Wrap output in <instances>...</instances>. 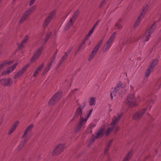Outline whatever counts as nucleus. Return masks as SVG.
<instances>
[{"label":"nucleus","mask_w":161,"mask_h":161,"mask_svg":"<svg viewBox=\"0 0 161 161\" xmlns=\"http://www.w3.org/2000/svg\"><path fill=\"white\" fill-rule=\"evenodd\" d=\"M125 91V85L121 82H120L117 86L114 88L111 93V98H113V96H115L119 94L124 93Z\"/></svg>","instance_id":"obj_1"},{"label":"nucleus","mask_w":161,"mask_h":161,"mask_svg":"<svg viewBox=\"0 0 161 161\" xmlns=\"http://www.w3.org/2000/svg\"><path fill=\"white\" fill-rule=\"evenodd\" d=\"M155 27V25H153L150 29L147 31L141 37V40L143 42L148 41L149 40V37L151 36L152 33L154 31Z\"/></svg>","instance_id":"obj_2"},{"label":"nucleus","mask_w":161,"mask_h":161,"mask_svg":"<svg viewBox=\"0 0 161 161\" xmlns=\"http://www.w3.org/2000/svg\"><path fill=\"white\" fill-rule=\"evenodd\" d=\"M126 103L130 107L136 106L138 105L133 94L129 95L127 98Z\"/></svg>","instance_id":"obj_3"},{"label":"nucleus","mask_w":161,"mask_h":161,"mask_svg":"<svg viewBox=\"0 0 161 161\" xmlns=\"http://www.w3.org/2000/svg\"><path fill=\"white\" fill-rule=\"evenodd\" d=\"M32 135V133H30L25 130L24 131V134L22 136V137L23 139L24 140L19 146L20 148H21L24 146Z\"/></svg>","instance_id":"obj_4"},{"label":"nucleus","mask_w":161,"mask_h":161,"mask_svg":"<svg viewBox=\"0 0 161 161\" xmlns=\"http://www.w3.org/2000/svg\"><path fill=\"white\" fill-rule=\"evenodd\" d=\"M65 144H58L55 148L52 153V155L54 156L60 154L64 151L65 148Z\"/></svg>","instance_id":"obj_5"},{"label":"nucleus","mask_w":161,"mask_h":161,"mask_svg":"<svg viewBox=\"0 0 161 161\" xmlns=\"http://www.w3.org/2000/svg\"><path fill=\"white\" fill-rule=\"evenodd\" d=\"M43 48L44 47L41 46L36 49L34 54L33 56L31 59V62H33L35 60L38 58L42 54Z\"/></svg>","instance_id":"obj_6"},{"label":"nucleus","mask_w":161,"mask_h":161,"mask_svg":"<svg viewBox=\"0 0 161 161\" xmlns=\"http://www.w3.org/2000/svg\"><path fill=\"white\" fill-rule=\"evenodd\" d=\"M29 65V64H28L24 66L21 69L18 71L14 76V79H19L21 77L28 68Z\"/></svg>","instance_id":"obj_7"},{"label":"nucleus","mask_w":161,"mask_h":161,"mask_svg":"<svg viewBox=\"0 0 161 161\" xmlns=\"http://www.w3.org/2000/svg\"><path fill=\"white\" fill-rule=\"evenodd\" d=\"M61 93V92H57L53 97L50 99L49 103V104L50 105H52L54 104L58 101L60 98Z\"/></svg>","instance_id":"obj_8"},{"label":"nucleus","mask_w":161,"mask_h":161,"mask_svg":"<svg viewBox=\"0 0 161 161\" xmlns=\"http://www.w3.org/2000/svg\"><path fill=\"white\" fill-rule=\"evenodd\" d=\"M121 115V114H120L119 115H118L117 117H116V116L114 117L113 119V123L111 124V125L112 127H109L108 130L106 132V136H108L109 134L111 131L113 129V128H114V124L117 123L120 119Z\"/></svg>","instance_id":"obj_9"},{"label":"nucleus","mask_w":161,"mask_h":161,"mask_svg":"<svg viewBox=\"0 0 161 161\" xmlns=\"http://www.w3.org/2000/svg\"><path fill=\"white\" fill-rule=\"evenodd\" d=\"M147 8H145L142 11L141 13L139 16L138 17L137 19L134 24L135 27H136L139 24L141 20L144 17L145 12L147 11Z\"/></svg>","instance_id":"obj_10"},{"label":"nucleus","mask_w":161,"mask_h":161,"mask_svg":"<svg viewBox=\"0 0 161 161\" xmlns=\"http://www.w3.org/2000/svg\"><path fill=\"white\" fill-rule=\"evenodd\" d=\"M36 6H33L28 8L23 14L27 19L28 17L31 15L33 12L36 10Z\"/></svg>","instance_id":"obj_11"},{"label":"nucleus","mask_w":161,"mask_h":161,"mask_svg":"<svg viewBox=\"0 0 161 161\" xmlns=\"http://www.w3.org/2000/svg\"><path fill=\"white\" fill-rule=\"evenodd\" d=\"M92 111V109H90L89 112L86 113L85 116H83L82 117H81V125H85L86 123L88 118L90 115Z\"/></svg>","instance_id":"obj_12"},{"label":"nucleus","mask_w":161,"mask_h":161,"mask_svg":"<svg viewBox=\"0 0 161 161\" xmlns=\"http://www.w3.org/2000/svg\"><path fill=\"white\" fill-rule=\"evenodd\" d=\"M0 84L5 86H10L12 84V81L11 78H3L0 80Z\"/></svg>","instance_id":"obj_13"},{"label":"nucleus","mask_w":161,"mask_h":161,"mask_svg":"<svg viewBox=\"0 0 161 161\" xmlns=\"http://www.w3.org/2000/svg\"><path fill=\"white\" fill-rule=\"evenodd\" d=\"M18 64V63H15L14 65L11 66L9 68L7 69V70L6 71H4L2 73L3 75H5L7 74H9L10 73L13 72L15 69V68L16 67Z\"/></svg>","instance_id":"obj_14"},{"label":"nucleus","mask_w":161,"mask_h":161,"mask_svg":"<svg viewBox=\"0 0 161 161\" xmlns=\"http://www.w3.org/2000/svg\"><path fill=\"white\" fill-rule=\"evenodd\" d=\"M147 108H146L141 111L136 113L133 116V119H135L137 120L141 118L144 113L145 111L147 110Z\"/></svg>","instance_id":"obj_15"},{"label":"nucleus","mask_w":161,"mask_h":161,"mask_svg":"<svg viewBox=\"0 0 161 161\" xmlns=\"http://www.w3.org/2000/svg\"><path fill=\"white\" fill-rule=\"evenodd\" d=\"M116 34V32H114L108 39L106 43L112 46L113 44L114 40Z\"/></svg>","instance_id":"obj_16"},{"label":"nucleus","mask_w":161,"mask_h":161,"mask_svg":"<svg viewBox=\"0 0 161 161\" xmlns=\"http://www.w3.org/2000/svg\"><path fill=\"white\" fill-rule=\"evenodd\" d=\"M105 126L103 125L100 129L98 131L97 134L96 138L98 137H101L103 136L104 132V130L105 129Z\"/></svg>","instance_id":"obj_17"},{"label":"nucleus","mask_w":161,"mask_h":161,"mask_svg":"<svg viewBox=\"0 0 161 161\" xmlns=\"http://www.w3.org/2000/svg\"><path fill=\"white\" fill-rule=\"evenodd\" d=\"M99 47H97L95 46L94 48L93 51L92 52V53L90 54L89 58V60H91L93 59V58L94 57L95 55L97 53V51H98V49H99Z\"/></svg>","instance_id":"obj_18"},{"label":"nucleus","mask_w":161,"mask_h":161,"mask_svg":"<svg viewBox=\"0 0 161 161\" xmlns=\"http://www.w3.org/2000/svg\"><path fill=\"white\" fill-rule=\"evenodd\" d=\"M74 22L75 21L73 20L72 19L70 18L69 21L68 22L65 26V29L67 30L69 29L72 25Z\"/></svg>","instance_id":"obj_19"},{"label":"nucleus","mask_w":161,"mask_h":161,"mask_svg":"<svg viewBox=\"0 0 161 161\" xmlns=\"http://www.w3.org/2000/svg\"><path fill=\"white\" fill-rule=\"evenodd\" d=\"M28 39L29 37L28 36H26L25 37V39H24L21 44L19 46V49H22L24 47V46H25Z\"/></svg>","instance_id":"obj_20"},{"label":"nucleus","mask_w":161,"mask_h":161,"mask_svg":"<svg viewBox=\"0 0 161 161\" xmlns=\"http://www.w3.org/2000/svg\"><path fill=\"white\" fill-rule=\"evenodd\" d=\"M28 39L29 37L28 36H26L25 37V39H24L21 44L19 46V49H22L24 47V46H25Z\"/></svg>","instance_id":"obj_21"},{"label":"nucleus","mask_w":161,"mask_h":161,"mask_svg":"<svg viewBox=\"0 0 161 161\" xmlns=\"http://www.w3.org/2000/svg\"><path fill=\"white\" fill-rule=\"evenodd\" d=\"M13 62H9L8 61H5L3 62L0 65V70L9 65L11 64Z\"/></svg>","instance_id":"obj_22"},{"label":"nucleus","mask_w":161,"mask_h":161,"mask_svg":"<svg viewBox=\"0 0 161 161\" xmlns=\"http://www.w3.org/2000/svg\"><path fill=\"white\" fill-rule=\"evenodd\" d=\"M158 63V60L157 59H155L153 60L151 62V64L149 68H150L151 70H153L154 68L156 66Z\"/></svg>","instance_id":"obj_23"},{"label":"nucleus","mask_w":161,"mask_h":161,"mask_svg":"<svg viewBox=\"0 0 161 161\" xmlns=\"http://www.w3.org/2000/svg\"><path fill=\"white\" fill-rule=\"evenodd\" d=\"M96 103V99L94 97H91L89 100V103L90 106L94 105Z\"/></svg>","instance_id":"obj_24"},{"label":"nucleus","mask_w":161,"mask_h":161,"mask_svg":"<svg viewBox=\"0 0 161 161\" xmlns=\"http://www.w3.org/2000/svg\"><path fill=\"white\" fill-rule=\"evenodd\" d=\"M34 127V125L33 124H31L27 127L25 131L32 133V132Z\"/></svg>","instance_id":"obj_25"},{"label":"nucleus","mask_w":161,"mask_h":161,"mask_svg":"<svg viewBox=\"0 0 161 161\" xmlns=\"http://www.w3.org/2000/svg\"><path fill=\"white\" fill-rule=\"evenodd\" d=\"M133 153L132 151H131L129 152V153L126 155L124 161H128V160L131 158Z\"/></svg>","instance_id":"obj_26"},{"label":"nucleus","mask_w":161,"mask_h":161,"mask_svg":"<svg viewBox=\"0 0 161 161\" xmlns=\"http://www.w3.org/2000/svg\"><path fill=\"white\" fill-rule=\"evenodd\" d=\"M51 20V19H50L47 17L44 23L43 24V27H46L48 25H49Z\"/></svg>","instance_id":"obj_27"},{"label":"nucleus","mask_w":161,"mask_h":161,"mask_svg":"<svg viewBox=\"0 0 161 161\" xmlns=\"http://www.w3.org/2000/svg\"><path fill=\"white\" fill-rule=\"evenodd\" d=\"M111 46L110 45L106 43L104 47V48L103 49V52H105L108 51L111 48Z\"/></svg>","instance_id":"obj_28"},{"label":"nucleus","mask_w":161,"mask_h":161,"mask_svg":"<svg viewBox=\"0 0 161 161\" xmlns=\"http://www.w3.org/2000/svg\"><path fill=\"white\" fill-rule=\"evenodd\" d=\"M79 14V10L76 11L74 15L70 18L72 19L75 21L76 18L77 17Z\"/></svg>","instance_id":"obj_29"},{"label":"nucleus","mask_w":161,"mask_h":161,"mask_svg":"<svg viewBox=\"0 0 161 161\" xmlns=\"http://www.w3.org/2000/svg\"><path fill=\"white\" fill-rule=\"evenodd\" d=\"M80 117V107L77 109L76 110L75 117Z\"/></svg>","instance_id":"obj_30"},{"label":"nucleus","mask_w":161,"mask_h":161,"mask_svg":"<svg viewBox=\"0 0 161 161\" xmlns=\"http://www.w3.org/2000/svg\"><path fill=\"white\" fill-rule=\"evenodd\" d=\"M56 13V11L55 10H54L52 12L49 14L48 17L51 19L52 20L53 19V17L55 16Z\"/></svg>","instance_id":"obj_31"},{"label":"nucleus","mask_w":161,"mask_h":161,"mask_svg":"<svg viewBox=\"0 0 161 161\" xmlns=\"http://www.w3.org/2000/svg\"><path fill=\"white\" fill-rule=\"evenodd\" d=\"M27 19V18L22 14L21 17L19 19V23L20 24H21L25 21Z\"/></svg>","instance_id":"obj_32"},{"label":"nucleus","mask_w":161,"mask_h":161,"mask_svg":"<svg viewBox=\"0 0 161 161\" xmlns=\"http://www.w3.org/2000/svg\"><path fill=\"white\" fill-rule=\"evenodd\" d=\"M152 70H151L150 68H149L145 72V76H148L150 75L151 72Z\"/></svg>","instance_id":"obj_33"},{"label":"nucleus","mask_w":161,"mask_h":161,"mask_svg":"<svg viewBox=\"0 0 161 161\" xmlns=\"http://www.w3.org/2000/svg\"><path fill=\"white\" fill-rule=\"evenodd\" d=\"M19 124V121L18 120L16 121L14 123L12 128L14 129H16V127L18 126Z\"/></svg>","instance_id":"obj_34"},{"label":"nucleus","mask_w":161,"mask_h":161,"mask_svg":"<svg viewBox=\"0 0 161 161\" xmlns=\"http://www.w3.org/2000/svg\"><path fill=\"white\" fill-rule=\"evenodd\" d=\"M80 122H79L78 124V125L76 127V128L75 130V132H79L80 130Z\"/></svg>","instance_id":"obj_35"},{"label":"nucleus","mask_w":161,"mask_h":161,"mask_svg":"<svg viewBox=\"0 0 161 161\" xmlns=\"http://www.w3.org/2000/svg\"><path fill=\"white\" fill-rule=\"evenodd\" d=\"M44 66L43 64H42L40 66H39L36 69L37 71H38L40 72L42 69V67Z\"/></svg>","instance_id":"obj_36"},{"label":"nucleus","mask_w":161,"mask_h":161,"mask_svg":"<svg viewBox=\"0 0 161 161\" xmlns=\"http://www.w3.org/2000/svg\"><path fill=\"white\" fill-rule=\"evenodd\" d=\"M15 130V129H14V128H11L9 130L8 133V135H11Z\"/></svg>","instance_id":"obj_37"},{"label":"nucleus","mask_w":161,"mask_h":161,"mask_svg":"<svg viewBox=\"0 0 161 161\" xmlns=\"http://www.w3.org/2000/svg\"><path fill=\"white\" fill-rule=\"evenodd\" d=\"M67 54L66 53H65V55L62 57L61 61H63L65 59H66L67 58Z\"/></svg>","instance_id":"obj_38"},{"label":"nucleus","mask_w":161,"mask_h":161,"mask_svg":"<svg viewBox=\"0 0 161 161\" xmlns=\"http://www.w3.org/2000/svg\"><path fill=\"white\" fill-rule=\"evenodd\" d=\"M39 72V71H37V70H36V71H35V72L34 73V74H33V76L34 77H36L37 75V74H38V73Z\"/></svg>","instance_id":"obj_39"},{"label":"nucleus","mask_w":161,"mask_h":161,"mask_svg":"<svg viewBox=\"0 0 161 161\" xmlns=\"http://www.w3.org/2000/svg\"><path fill=\"white\" fill-rule=\"evenodd\" d=\"M51 35V33H50L49 34L47 35L46 36V41H45V42H46V41H47V40L50 37Z\"/></svg>","instance_id":"obj_40"},{"label":"nucleus","mask_w":161,"mask_h":161,"mask_svg":"<svg viewBox=\"0 0 161 161\" xmlns=\"http://www.w3.org/2000/svg\"><path fill=\"white\" fill-rule=\"evenodd\" d=\"M91 36V35H90V34H88V35L86 36V38L85 39V40L84 41H83V43H84V42H85V41L86 40L88 39V38L90 37V36Z\"/></svg>","instance_id":"obj_41"},{"label":"nucleus","mask_w":161,"mask_h":161,"mask_svg":"<svg viewBox=\"0 0 161 161\" xmlns=\"http://www.w3.org/2000/svg\"><path fill=\"white\" fill-rule=\"evenodd\" d=\"M50 69V66H48V67H47L46 68V69H45V70L46 71H48Z\"/></svg>","instance_id":"obj_42"},{"label":"nucleus","mask_w":161,"mask_h":161,"mask_svg":"<svg viewBox=\"0 0 161 161\" xmlns=\"http://www.w3.org/2000/svg\"><path fill=\"white\" fill-rule=\"evenodd\" d=\"M98 22H97L96 24H95V25L93 27L92 29V30H93V31L94 30V29L96 27V26L97 25V24H98Z\"/></svg>","instance_id":"obj_43"},{"label":"nucleus","mask_w":161,"mask_h":161,"mask_svg":"<svg viewBox=\"0 0 161 161\" xmlns=\"http://www.w3.org/2000/svg\"><path fill=\"white\" fill-rule=\"evenodd\" d=\"M101 43L98 42L96 46L99 48L101 47Z\"/></svg>","instance_id":"obj_44"},{"label":"nucleus","mask_w":161,"mask_h":161,"mask_svg":"<svg viewBox=\"0 0 161 161\" xmlns=\"http://www.w3.org/2000/svg\"><path fill=\"white\" fill-rule=\"evenodd\" d=\"M104 3H105L104 1L103 0V1H102L100 4V6L102 7L103 5L104 4Z\"/></svg>","instance_id":"obj_45"},{"label":"nucleus","mask_w":161,"mask_h":161,"mask_svg":"<svg viewBox=\"0 0 161 161\" xmlns=\"http://www.w3.org/2000/svg\"><path fill=\"white\" fill-rule=\"evenodd\" d=\"M93 30H92L91 31L89 32V33L88 34L91 35L92 34V33L93 32Z\"/></svg>","instance_id":"obj_46"},{"label":"nucleus","mask_w":161,"mask_h":161,"mask_svg":"<svg viewBox=\"0 0 161 161\" xmlns=\"http://www.w3.org/2000/svg\"><path fill=\"white\" fill-rule=\"evenodd\" d=\"M103 39H102L100 41H99L98 42L102 44L103 42Z\"/></svg>","instance_id":"obj_47"},{"label":"nucleus","mask_w":161,"mask_h":161,"mask_svg":"<svg viewBox=\"0 0 161 161\" xmlns=\"http://www.w3.org/2000/svg\"><path fill=\"white\" fill-rule=\"evenodd\" d=\"M83 107H84L86 106V103H82Z\"/></svg>","instance_id":"obj_48"},{"label":"nucleus","mask_w":161,"mask_h":161,"mask_svg":"<svg viewBox=\"0 0 161 161\" xmlns=\"http://www.w3.org/2000/svg\"><path fill=\"white\" fill-rule=\"evenodd\" d=\"M149 108L148 110H150V108L152 106V105L150 104H149Z\"/></svg>","instance_id":"obj_49"},{"label":"nucleus","mask_w":161,"mask_h":161,"mask_svg":"<svg viewBox=\"0 0 161 161\" xmlns=\"http://www.w3.org/2000/svg\"><path fill=\"white\" fill-rule=\"evenodd\" d=\"M119 130V128L118 127H117V130H116V131H117V130Z\"/></svg>","instance_id":"obj_50"},{"label":"nucleus","mask_w":161,"mask_h":161,"mask_svg":"<svg viewBox=\"0 0 161 161\" xmlns=\"http://www.w3.org/2000/svg\"><path fill=\"white\" fill-rule=\"evenodd\" d=\"M51 65H52V64H51V65H49V66H50V67Z\"/></svg>","instance_id":"obj_51"}]
</instances>
